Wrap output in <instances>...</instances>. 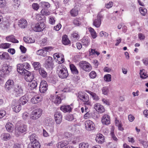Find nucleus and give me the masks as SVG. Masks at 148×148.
<instances>
[{
	"label": "nucleus",
	"mask_w": 148,
	"mask_h": 148,
	"mask_svg": "<svg viewBox=\"0 0 148 148\" xmlns=\"http://www.w3.org/2000/svg\"><path fill=\"white\" fill-rule=\"evenodd\" d=\"M22 117L23 120H27L29 119V114L26 112H24L22 113Z\"/></svg>",
	"instance_id": "obj_39"
},
{
	"label": "nucleus",
	"mask_w": 148,
	"mask_h": 148,
	"mask_svg": "<svg viewBox=\"0 0 148 148\" xmlns=\"http://www.w3.org/2000/svg\"><path fill=\"white\" fill-rule=\"evenodd\" d=\"M88 92L91 96L93 100L98 101L99 99V97L96 93L90 91H88Z\"/></svg>",
	"instance_id": "obj_35"
},
{
	"label": "nucleus",
	"mask_w": 148,
	"mask_h": 148,
	"mask_svg": "<svg viewBox=\"0 0 148 148\" xmlns=\"http://www.w3.org/2000/svg\"><path fill=\"white\" fill-rule=\"evenodd\" d=\"M30 84V87L31 89H32L36 88L37 85V83L36 81L33 80L31 82Z\"/></svg>",
	"instance_id": "obj_42"
},
{
	"label": "nucleus",
	"mask_w": 148,
	"mask_h": 148,
	"mask_svg": "<svg viewBox=\"0 0 148 148\" xmlns=\"http://www.w3.org/2000/svg\"><path fill=\"white\" fill-rule=\"evenodd\" d=\"M45 60V66L47 69L52 67L53 64V63L52 58L49 56H46L44 58Z\"/></svg>",
	"instance_id": "obj_8"
},
{
	"label": "nucleus",
	"mask_w": 148,
	"mask_h": 148,
	"mask_svg": "<svg viewBox=\"0 0 148 148\" xmlns=\"http://www.w3.org/2000/svg\"><path fill=\"white\" fill-rule=\"evenodd\" d=\"M51 100L52 102L56 104H59L61 102V98L58 96H52Z\"/></svg>",
	"instance_id": "obj_22"
},
{
	"label": "nucleus",
	"mask_w": 148,
	"mask_h": 148,
	"mask_svg": "<svg viewBox=\"0 0 148 148\" xmlns=\"http://www.w3.org/2000/svg\"><path fill=\"white\" fill-rule=\"evenodd\" d=\"M32 144L31 148H40V145L39 142H36Z\"/></svg>",
	"instance_id": "obj_47"
},
{
	"label": "nucleus",
	"mask_w": 148,
	"mask_h": 148,
	"mask_svg": "<svg viewBox=\"0 0 148 148\" xmlns=\"http://www.w3.org/2000/svg\"><path fill=\"white\" fill-rule=\"evenodd\" d=\"M27 126L26 125L22 123L20 124L18 123L16 124L15 127V134L18 136L21 133H23L27 131Z\"/></svg>",
	"instance_id": "obj_2"
},
{
	"label": "nucleus",
	"mask_w": 148,
	"mask_h": 148,
	"mask_svg": "<svg viewBox=\"0 0 148 148\" xmlns=\"http://www.w3.org/2000/svg\"><path fill=\"white\" fill-rule=\"evenodd\" d=\"M103 94L104 95H107L109 92V90L106 87H103L102 90Z\"/></svg>",
	"instance_id": "obj_58"
},
{
	"label": "nucleus",
	"mask_w": 148,
	"mask_h": 148,
	"mask_svg": "<svg viewBox=\"0 0 148 148\" xmlns=\"http://www.w3.org/2000/svg\"><path fill=\"white\" fill-rule=\"evenodd\" d=\"M27 21L24 19H21L18 21V25L21 28H24L27 26Z\"/></svg>",
	"instance_id": "obj_21"
},
{
	"label": "nucleus",
	"mask_w": 148,
	"mask_h": 148,
	"mask_svg": "<svg viewBox=\"0 0 148 148\" xmlns=\"http://www.w3.org/2000/svg\"><path fill=\"white\" fill-rule=\"evenodd\" d=\"M23 66V68L25 70L26 69H28L30 67V66L28 63H25L22 64Z\"/></svg>",
	"instance_id": "obj_62"
},
{
	"label": "nucleus",
	"mask_w": 148,
	"mask_h": 148,
	"mask_svg": "<svg viewBox=\"0 0 148 148\" xmlns=\"http://www.w3.org/2000/svg\"><path fill=\"white\" fill-rule=\"evenodd\" d=\"M39 72L41 76L44 78H46L47 76V72L43 68H40Z\"/></svg>",
	"instance_id": "obj_28"
},
{
	"label": "nucleus",
	"mask_w": 148,
	"mask_h": 148,
	"mask_svg": "<svg viewBox=\"0 0 148 148\" xmlns=\"http://www.w3.org/2000/svg\"><path fill=\"white\" fill-rule=\"evenodd\" d=\"M60 109L63 112L65 113L70 112L72 110V108L69 105L62 106L60 107Z\"/></svg>",
	"instance_id": "obj_23"
},
{
	"label": "nucleus",
	"mask_w": 148,
	"mask_h": 148,
	"mask_svg": "<svg viewBox=\"0 0 148 148\" xmlns=\"http://www.w3.org/2000/svg\"><path fill=\"white\" fill-rule=\"evenodd\" d=\"M59 77L62 79L66 78L68 75L67 70L64 66H59L57 71Z\"/></svg>",
	"instance_id": "obj_1"
},
{
	"label": "nucleus",
	"mask_w": 148,
	"mask_h": 148,
	"mask_svg": "<svg viewBox=\"0 0 148 148\" xmlns=\"http://www.w3.org/2000/svg\"><path fill=\"white\" fill-rule=\"evenodd\" d=\"M89 76L91 78L94 79L97 76L96 72L94 71H92L89 74Z\"/></svg>",
	"instance_id": "obj_53"
},
{
	"label": "nucleus",
	"mask_w": 148,
	"mask_h": 148,
	"mask_svg": "<svg viewBox=\"0 0 148 148\" xmlns=\"http://www.w3.org/2000/svg\"><path fill=\"white\" fill-rule=\"evenodd\" d=\"M88 29L90 32L92 37L94 39L97 36V35L94 29L91 27H90Z\"/></svg>",
	"instance_id": "obj_34"
},
{
	"label": "nucleus",
	"mask_w": 148,
	"mask_h": 148,
	"mask_svg": "<svg viewBox=\"0 0 148 148\" xmlns=\"http://www.w3.org/2000/svg\"><path fill=\"white\" fill-rule=\"evenodd\" d=\"M102 17L101 14H99L97 16V19L95 20L93 22V25L97 27H99L101 24V18Z\"/></svg>",
	"instance_id": "obj_16"
},
{
	"label": "nucleus",
	"mask_w": 148,
	"mask_h": 148,
	"mask_svg": "<svg viewBox=\"0 0 148 148\" xmlns=\"http://www.w3.org/2000/svg\"><path fill=\"white\" fill-rule=\"evenodd\" d=\"M78 13V10L76 8H74L71 11V15L73 16H77Z\"/></svg>",
	"instance_id": "obj_44"
},
{
	"label": "nucleus",
	"mask_w": 148,
	"mask_h": 148,
	"mask_svg": "<svg viewBox=\"0 0 148 148\" xmlns=\"http://www.w3.org/2000/svg\"><path fill=\"white\" fill-rule=\"evenodd\" d=\"M62 41L63 44L67 45L70 43V40L68 39L67 36L66 35H63L62 37Z\"/></svg>",
	"instance_id": "obj_31"
},
{
	"label": "nucleus",
	"mask_w": 148,
	"mask_h": 148,
	"mask_svg": "<svg viewBox=\"0 0 148 148\" xmlns=\"http://www.w3.org/2000/svg\"><path fill=\"white\" fill-rule=\"evenodd\" d=\"M44 122L46 124H50L51 125L53 123V121L52 119L49 117H47L45 119Z\"/></svg>",
	"instance_id": "obj_43"
},
{
	"label": "nucleus",
	"mask_w": 148,
	"mask_h": 148,
	"mask_svg": "<svg viewBox=\"0 0 148 148\" xmlns=\"http://www.w3.org/2000/svg\"><path fill=\"white\" fill-rule=\"evenodd\" d=\"M29 139L31 143H33L36 142H38L37 140L36 135L35 134L31 135L29 137Z\"/></svg>",
	"instance_id": "obj_36"
},
{
	"label": "nucleus",
	"mask_w": 148,
	"mask_h": 148,
	"mask_svg": "<svg viewBox=\"0 0 148 148\" xmlns=\"http://www.w3.org/2000/svg\"><path fill=\"white\" fill-rule=\"evenodd\" d=\"M11 44L9 43H3L0 45V48L3 49H6L10 47Z\"/></svg>",
	"instance_id": "obj_40"
},
{
	"label": "nucleus",
	"mask_w": 148,
	"mask_h": 148,
	"mask_svg": "<svg viewBox=\"0 0 148 148\" xmlns=\"http://www.w3.org/2000/svg\"><path fill=\"white\" fill-rule=\"evenodd\" d=\"M42 98L39 95L34 96L31 99V102L33 104H36L42 101Z\"/></svg>",
	"instance_id": "obj_19"
},
{
	"label": "nucleus",
	"mask_w": 148,
	"mask_h": 148,
	"mask_svg": "<svg viewBox=\"0 0 148 148\" xmlns=\"http://www.w3.org/2000/svg\"><path fill=\"white\" fill-rule=\"evenodd\" d=\"M25 75V79L27 82H31L33 81L34 76L33 73L27 71L24 74Z\"/></svg>",
	"instance_id": "obj_12"
},
{
	"label": "nucleus",
	"mask_w": 148,
	"mask_h": 148,
	"mask_svg": "<svg viewBox=\"0 0 148 148\" xmlns=\"http://www.w3.org/2000/svg\"><path fill=\"white\" fill-rule=\"evenodd\" d=\"M142 61L144 64L148 67V58H144Z\"/></svg>",
	"instance_id": "obj_61"
},
{
	"label": "nucleus",
	"mask_w": 148,
	"mask_h": 148,
	"mask_svg": "<svg viewBox=\"0 0 148 148\" xmlns=\"http://www.w3.org/2000/svg\"><path fill=\"white\" fill-rule=\"evenodd\" d=\"M82 42L83 45L87 46L89 44V38L88 37H84L82 40Z\"/></svg>",
	"instance_id": "obj_37"
},
{
	"label": "nucleus",
	"mask_w": 148,
	"mask_h": 148,
	"mask_svg": "<svg viewBox=\"0 0 148 148\" xmlns=\"http://www.w3.org/2000/svg\"><path fill=\"white\" fill-rule=\"evenodd\" d=\"M74 119V116L72 114H70L67 116L66 119L70 121H71Z\"/></svg>",
	"instance_id": "obj_55"
},
{
	"label": "nucleus",
	"mask_w": 148,
	"mask_h": 148,
	"mask_svg": "<svg viewBox=\"0 0 148 148\" xmlns=\"http://www.w3.org/2000/svg\"><path fill=\"white\" fill-rule=\"evenodd\" d=\"M69 142L67 140H63L59 142L57 145L58 148H62L65 146L68 145Z\"/></svg>",
	"instance_id": "obj_27"
},
{
	"label": "nucleus",
	"mask_w": 148,
	"mask_h": 148,
	"mask_svg": "<svg viewBox=\"0 0 148 148\" xmlns=\"http://www.w3.org/2000/svg\"><path fill=\"white\" fill-rule=\"evenodd\" d=\"M12 108L14 111L16 113L19 112L21 109V105L18 101L14 100L12 101Z\"/></svg>",
	"instance_id": "obj_9"
},
{
	"label": "nucleus",
	"mask_w": 148,
	"mask_h": 148,
	"mask_svg": "<svg viewBox=\"0 0 148 148\" xmlns=\"http://www.w3.org/2000/svg\"><path fill=\"white\" fill-rule=\"evenodd\" d=\"M42 113V110L37 108L34 110L32 113L30 118L33 120H36L39 118Z\"/></svg>",
	"instance_id": "obj_5"
},
{
	"label": "nucleus",
	"mask_w": 148,
	"mask_h": 148,
	"mask_svg": "<svg viewBox=\"0 0 148 148\" xmlns=\"http://www.w3.org/2000/svg\"><path fill=\"white\" fill-rule=\"evenodd\" d=\"M23 91V88L21 85L16 84L14 86V93L16 96H19L22 95Z\"/></svg>",
	"instance_id": "obj_7"
},
{
	"label": "nucleus",
	"mask_w": 148,
	"mask_h": 148,
	"mask_svg": "<svg viewBox=\"0 0 148 148\" xmlns=\"http://www.w3.org/2000/svg\"><path fill=\"white\" fill-rule=\"evenodd\" d=\"M27 40L25 41V42H27L28 43H34L35 42V40L34 39L32 38H27L26 39Z\"/></svg>",
	"instance_id": "obj_57"
},
{
	"label": "nucleus",
	"mask_w": 148,
	"mask_h": 148,
	"mask_svg": "<svg viewBox=\"0 0 148 148\" xmlns=\"http://www.w3.org/2000/svg\"><path fill=\"white\" fill-rule=\"evenodd\" d=\"M55 121L58 124H60L61 122L62 119V115L60 112H56L54 115Z\"/></svg>",
	"instance_id": "obj_17"
},
{
	"label": "nucleus",
	"mask_w": 148,
	"mask_h": 148,
	"mask_svg": "<svg viewBox=\"0 0 148 148\" xmlns=\"http://www.w3.org/2000/svg\"><path fill=\"white\" fill-rule=\"evenodd\" d=\"M139 10L140 13L143 16H144L147 12V10L144 8L140 7Z\"/></svg>",
	"instance_id": "obj_49"
},
{
	"label": "nucleus",
	"mask_w": 148,
	"mask_h": 148,
	"mask_svg": "<svg viewBox=\"0 0 148 148\" xmlns=\"http://www.w3.org/2000/svg\"><path fill=\"white\" fill-rule=\"evenodd\" d=\"M85 129L88 131L93 130L95 128V125L92 121L87 120L85 122Z\"/></svg>",
	"instance_id": "obj_6"
},
{
	"label": "nucleus",
	"mask_w": 148,
	"mask_h": 148,
	"mask_svg": "<svg viewBox=\"0 0 148 148\" xmlns=\"http://www.w3.org/2000/svg\"><path fill=\"white\" fill-rule=\"evenodd\" d=\"M41 13L42 14L46 16L49 15L50 14V12H49L44 9H43L41 10Z\"/></svg>",
	"instance_id": "obj_52"
},
{
	"label": "nucleus",
	"mask_w": 148,
	"mask_h": 148,
	"mask_svg": "<svg viewBox=\"0 0 148 148\" xmlns=\"http://www.w3.org/2000/svg\"><path fill=\"white\" fill-rule=\"evenodd\" d=\"M33 8L36 10H37L39 8V6L38 4L36 3H34L32 5Z\"/></svg>",
	"instance_id": "obj_59"
},
{
	"label": "nucleus",
	"mask_w": 148,
	"mask_h": 148,
	"mask_svg": "<svg viewBox=\"0 0 148 148\" xmlns=\"http://www.w3.org/2000/svg\"><path fill=\"white\" fill-rule=\"evenodd\" d=\"M13 126L12 123L8 122L6 124L5 127L8 132H12L13 130Z\"/></svg>",
	"instance_id": "obj_33"
},
{
	"label": "nucleus",
	"mask_w": 148,
	"mask_h": 148,
	"mask_svg": "<svg viewBox=\"0 0 148 148\" xmlns=\"http://www.w3.org/2000/svg\"><path fill=\"white\" fill-rule=\"evenodd\" d=\"M79 67L86 72H90L92 69V66L88 62L85 61L80 62L79 64Z\"/></svg>",
	"instance_id": "obj_4"
},
{
	"label": "nucleus",
	"mask_w": 148,
	"mask_h": 148,
	"mask_svg": "<svg viewBox=\"0 0 148 148\" xmlns=\"http://www.w3.org/2000/svg\"><path fill=\"white\" fill-rule=\"evenodd\" d=\"M113 4V3L112 1H110L108 3L106 4L105 6L106 8H110L112 6Z\"/></svg>",
	"instance_id": "obj_60"
},
{
	"label": "nucleus",
	"mask_w": 148,
	"mask_h": 148,
	"mask_svg": "<svg viewBox=\"0 0 148 148\" xmlns=\"http://www.w3.org/2000/svg\"><path fill=\"white\" fill-rule=\"evenodd\" d=\"M144 69L140 70V73L141 78L143 79H145L148 77L147 75L144 72Z\"/></svg>",
	"instance_id": "obj_46"
},
{
	"label": "nucleus",
	"mask_w": 148,
	"mask_h": 148,
	"mask_svg": "<svg viewBox=\"0 0 148 148\" xmlns=\"http://www.w3.org/2000/svg\"><path fill=\"white\" fill-rule=\"evenodd\" d=\"M9 56L8 54L6 52H4L0 55V58L1 60L8 59Z\"/></svg>",
	"instance_id": "obj_38"
},
{
	"label": "nucleus",
	"mask_w": 148,
	"mask_h": 148,
	"mask_svg": "<svg viewBox=\"0 0 148 148\" xmlns=\"http://www.w3.org/2000/svg\"><path fill=\"white\" fill-rule=\"evenodd\" d=\"M27 101V98L24 96L20 98L18 103L21 105H23L26 103Z\"/></svg>",
	"instance_id": "obj_29"
},
{
	"label": "nucleus",
	"mask_w": 148,
	"mask_h": 148,
	"mask_svg": "<svg viewBox=\"0 0 148 148\" xmlns=\"http://www.w3.org/2000/svg\"><path fill=\"white\" fill-rule=\"evenodd\" d=\"M104 138L103 136L100 134H97L96 136L95 140L99 143H102L104 141Z\"/></svg>",
	"instance_id": "obj_24"
},
{
	"label": "nucleus",
	"mask_w": 148,
	"mask_h": 148,
	"mask_svg": "<svg viewBox=\"0 0 148 148\" xmlns=\"http://www.w3.org/2000/svg\"><path fill=\"white\" fill-rule=\"evenodd\" d=\"M6 40L8 41H10L13 43H18V41L14 37V36L13 35H11L7 36L6 38Z\"/></svg>",
	"instance_id": "obj_25"
},
{
	"label": "nucleus",
	"mask_w": 148,
	"mask_h": 148,
	"mask_svg": "<svg viewBox=\"0 0 148 148\" xmlns=\"http://www.w3.org/2000/svg\"><path fill=\"white\" fill-rule=\"evenodd\" d=\"M100 36L102 37L104 36L105 37H107L108 36V34L107 33L104 32L103 31L101 32L99 34Z\"/></svg>",
	"instance_id": "obj_56"
},
{
	"label": "nucleus",
	"mask_w": 148,
	"mask_h": 148,
	"mask_svg": "<svg viewBox=\"0 0 148 148\" xmlns=\"http://www.w3.org/2000/svg\"><path fill=\"white\" fill-rule=\"evenodd\" d=\"M37 54L39 55L45 57L47 55V53L43 49L38 50Z\"/></svg>",
	"instance_id": "obj_32"
},
{
	"label": "nucleus",
	"mask_w": 148,
	"mask_h": 148,
	"mask_svg": "<svg viewBox=\"0 0 148 148\" xmlns=\"http://www.w3.org/2000/svg\"><path fill=\"white\" fill-rule=\"evenodd\" d=\"M70 67L72 73L73 74H77L78 73V71L75 66L72 64L70 65Z\"/></svg>",
	"instance_id": "obj_30"
},
{
	"label": "nucleus",
	"mask_w": 148,
	"mask_h": 148,
	"mask_svg": "<svg viewBox=\"0 0 148 148\" xmlns=\"http://www.w3.org/2000/svg\"><path fill=\"white\" fill-rule=\"evenodd\" d=\"M47 38H46L42 39L40 42L41 46H45L47 44Z\"/></svg>",
	"instance_id": "obj_51"
},
{
	"label": "nucleus",
	"mask_w": 148,
	"mask_h": 148,
	"mask_svg": "<svg viewBox=\"0 0 148 148\" xmlns=\"http://www.w3.org/2000/svg\"><path fill=\"white\" fill-rule=\"evenodd\" d=\"M34 69L36 70H37L40 68L41 64L40 63L38 62H34L32 64Z\"/></svg>",
	"instance_id": "obj_41"
},
{
	"label": "nucleus",
	"mask_w": 148,
	"mask_h": 148,
	"mask_svg": "<svg viewBox=\"0 0 148 148\" xmlns=\"http://www.w3.org/2000/svg\"><path fill=\"white\" fill-rule=\"evenodd\" d=\"M88 146L87 143H82L79 144V148H88Z\"/></svg>",
	"instance_id": "obj_45"
},
{
	"label": "nucleus",
	"mask_w": 148,
	"mask_h": 148,
	"mask_svg": "<svg viewBox=\"0 0 148 148\" xmlns=\"http://www.w3.org/2000/svg\"><path fill=\"white\" fill-rule=\"evenodd\" d=\"M1 138L2 140L6 141L10 139L11 136L8 133H3L1 134Z\"/></svg>",
	"instance_id": "obj_26"
},
{
	"label": "nucleus",
	"mask_w": 148,
	"mask_h": 148,
	"mask_svg": "<svg viewBox=\"0 0 148 148\" xmlns=\"http://www.w3.org/2000/svg\"><path fill=\"white\" fill-rule=\"evenodd\" d=\"M41 5L43 8H49L50 7V4L47 2H42L40 3Z\"/></svg>",
	"instance_id": "obj_50"
},
{
	"label": "nucleus",
	"mask_w": 148,
	"mask_h": 148,
	"mask_svg": "<svg viewBox=\"0 0 148 148\" xmlns=\"http://www.w3.org/2000/svg\"><path fill=\"white\" fill-rule=\"evenodd\" d=\"M45 25L44 23L40 22L35 24L33 29L36 32H41L45 28Z\"/></svg>",
	"instance_id": "obj_10"
},
{
	"label": "nucleus",
	"mask_w": 148,
	"mask_h": 148,
	"mask_svg": "<svg viewBox=\"0 0 148 148\" xmlns=\"http://www.w3.org/2000/svg\"><path fill=\"white\" fill-rule=\"evenodd\" d=\"M14 82L12 80L9 79L6 82L5 88L6 90H9L13 88L14 86Z\"/></svg>",
	"instance_id": "obj_15"
},
{
	"label": "nucleus",
	"mask_w": 148,
	"mask_h": 148,
	"mask_svg": "<svg viewBox=\"0 0 148 148\" xmlns=\"http://www.w3.org/2000/svg\"><path fill=\"white\" fill-rule=\"evenodd\" d=\"M73 23L74 25L78 26L80 24L79 21L77 19H74L73 21Z\"/></svg>",
	"instance_id": "obj_63"
},
{
	"label": "nucleus",
	"mask_w": 148,
	"mask_h": 148,
	"mask_svg": "<svg viewBox=\"0 0 148 148\" xmlns=\"http://www.w3.org/2000/svg\"><path fill=\"white\" fill-rule=\"evenodd\" d=\"M12 66L6 64H3L2 66L1 71L4 75L9 74L11 71Z\"/></svg>",
	"instance_id": "obj_11"
},
{
	"label": "nucleus",
	"mask_w": 148,
	"mask_h": 148,
	"mask_svg": "<svg viewBox=\"0 0 148 148\" xmlns=\"http://www.w3.org/2000/svg\"><path fill=\"white\" fill-rule=\"evenodd\" d=\"M110 134L111 135V137L116 142H117L118 140V139L117 137L115 136L114 132L112 131L111 132Z\"/></svg>",
	"instance_id": "obj_54"
},
{
	"label": "nucleus",
	"mask_w": 148,
	"mask_h": 148,
	"mask_svg": "<svg viewBox=\"0 0 148 148\" xmlns=\"http://www.w3.org/2000/svg\"><path fill=\"white\" fill-rule=\"evenodd\" d=\"M104 79L106 82H109L111 80V76L110 75L108 74L104 75Z\"/></svg>",
	"instance_id": "obj_48"
},
{
	"label": "nucleus",
	"mask_w": 148,
	"mask_h": 148,
	"mask_svg": "<svg viewBox=\"0 0 148 148\" xmlns=\"http://www.w3.org/2000/svg\"><path fill=\"white\" fill-rule=\"evenodd\" d=\"M94 108L97 112L100 113H102L105 111V110L104 107L99 103L95 104Z\"/></svg>",
	"instance_id": "obj_14"
},
{
	"label": "nucleus",
	"mask_w": 148,
	"mask_h": 148,
	"mask_svg": "<svg viewBox=\"0 0 148 148\" xmlns=\"http://www.w3.org/2000/svg\"><path fill=\"white\" fill-rule=\"evenodd\" d=\"M140 143L143 145L144 148H147L148 147V145L147 142L144 141H141L140 142Z\"/></svg>",
	"instance_id": "obj_64"
},
{
	"label": "nucleus",
	"mask_w": 148,
	"mask_h": 148,
	"mask_svg": "<svg viewBox=\"0 0 148 148\" xmlns=\"http://www.w3.org/2000/svg\"><path fill=\"white\" fill-rule=\"evenodd\" d=\"M101 122L103 124L105 125H109L110 123V116L106 114L103 115L101 119Z\"/></svg>",
	"instance_id": "obj_18"
},
{
	"label": "nucleus",
	"mask_w": 148,
	"mask_h": 148,
	"mask_svg": "<svg viewBox=\"0 0 148 148\" xmlns=\"http://www.w3.org/2000/svg\"><path fill=\"white\" fill-rule=\"evenodd\" d=\"M17 71L20 74L23 75L27 71V70H25L23 68V66L22 64H18L17 66Z\"/></svg>",
	"instance_id": "obj_20"
},
{
	"label": "nucleus",
	"mask_w": 148,
	"mask_h": 148,
	"mask_svg": "<svg viewBox=\"0 0 148 148\" xmlns=\"http://www.w3.org/2000/svg\"><path fill=\"white\" fill-rule=\"evenodd\" d=\"M78 97L80 99L84 102L85 105L91 106V103L89 102L88 96L85 92H79L78 93Z\"/></svg>",
	"instance_id": "obj_3"
},
{
	"label": "nucleus",
	"mask_w": 148,
	"mask_h": 148,
	"mask_svg": "<svg viewBox=\"0 0 148 148\" xmlns=\"http://www.w3.org/2000/svg\"><path fill=\"white\" fill-rule=\"evenodd\" d=\"M47 89V82L45 81H42L40 83L39 90L40 92L45 93Z\"/></svg>",
	"instance_id": "obj_13"
}]
</instances>
